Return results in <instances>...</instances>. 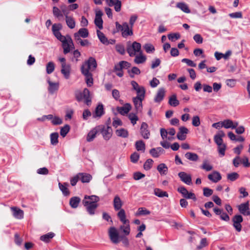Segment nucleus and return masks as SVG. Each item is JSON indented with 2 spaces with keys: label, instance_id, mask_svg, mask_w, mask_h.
I'll list each match as a JSON object with an SVG mask.
<instances>
[{
  "label": "nucleus",
  "instance_id": "obj_48",
  "mask_svg": "<svg viewBox=\"0 0 250 250\" xmlns=\"http://www.w3.org/2000/svg\"><path fill=\"white\" fill-rule=\"evenodd\" d=\"M77 37V38H74V39L78 44H80L82 46H87L90 44V43L87 40H83L80 38H79L78 36Z\"/></svg>",
  "mask_w": 250,
  "mask_h": 250
},
{
  "label": "nucleus",
  "instance_id": "obj_47",
  "mask_svg": "<svg viewBox=\"0 0 250 250\" xmlns=\"http://www.w3.org/2000/svg\"><path fill=\"white\" fill-rule=\"evenodd\" d=\"M200 168L207 171H209L213 169V167L208 163L207 160H204L200 166Z\"/></svg>",
  "mask_w": 250,
  "mask_h": 250
},
{
  "label": "nucleus",
  "instance_id": "obj_59",
  "mask_svg": "<svg viewBox=\"0 0 250 250\" xmlns=\"http://www.w3.org/2000/svg\"><path fill=\"white\" fill-rule=\"evenodd\" d=\"M125 225V226H121L120 227V229L122 230L126 235H128L130 233V226L129 223Z\"/></svg>",
  "mask_w": 250,
  "mask_h": 250
},
{
  "label": "nucleus",
  "instance_id": "obj_10",
  "mask_svg": "<svg viewBox=\"0 0 250 250\" xmlns=\"http://www.w3.org/2000/svg\"><path fill=\"white\" fill-rule=\"evenodd\" d=\"M239 212L245 216L250 215V210L249 208V202L247 201L244 203H242L237 206Z\"/></svg>",
  "mask_w": 250,
  "mask_h": 250
},
{
  "label": "nucleus",
  "instance_id": "obj_15",
  "mask_svg": "<svg viewBox=\"0 0 250 250\" xmlns=\"http://www.w3.org/2000/svg\"><path fill=\"white\" fill-rule=\"evenodd\" d=\"M131 109V105L128 103L125 104L123 106L117 107V111L123 115L127 114Z\"/></svg>",
  "mask_w": 250,
  "mask_h": 250
},
{
  "label": "nucleus",
  "instance_id": "obj_23",
  "mask_svg": "<svg viewBox=\"0 0 250 250\" xmlns=\"http://www.w3.org/2000/svg\"><path fill=\"white\" fill-rule=\"evenodd\" d=\"M108 5L109 6H114V9L116 12L121 11V1L119 0H108Z\"/></svg>",
  "mask_w": 250,
  "mask_h": 250
},
{
  "label": "nucleus",
  "instance_id": "obj_32",
  "mask_svg": "<svg viewBox=\"0 0 250 250\" xmlns=\"http://www.w3.org/2000/svg\"><path fill=\"white\" fill-rule=\"evenodd\" d=\"M81 199L79 197L75 196L70 198L69 205L73 208H77L80 203Z\"/></svg>",
  "mask_w": 250,
  "mask_h": 250
},
{
  "label": "nucleus",
  "instance_id": "obj_13",
  "mask_svg": "<svg viewBox=\"0 0 250 250\" xmlns=\"http://www.w3.org/2000/svg\"><path fill=\"white\" fill-rule=\"evenodd\" d=\"M122 35L124 38H126L129 36L133 35L132 28L129 27L128 24L127 22L124 23V28L122 31Z\"/></svg>",
  "mask_w": 250,
  "mask_h": 250
},
{
  "label": "nucleus",
  "instance_id": "obj_25",
  "mask_svg": "<svg viewBox=\"0 0 250 250\" xmlns=\"http://www.w3.org/2000/svg\"><path fill=\"white\" fill-rule=\"evenodd\" d=\"M117 216L119 218L120 220L124 224H126L129 223L128 220L126 219V215L125 211L124 209H120L119 211L117 213Z\"/></svg>",
  "mask_w": 250,
  "mask_h": 250
},
{
  "label": "nucleus",
  "instance_id": "obj_2",
  "mask_svg": "<svg viewBox=\"0 0 250 250\" xmlns=\"http://www.w3.org/2000/svg\"><path fill=\"white\" fill-rule=\"evenodd\" d=\"M97 64L96 59L93 57H89L82 65L81 70V72H83L84 70H87L88 72L94 71L97 67Z\"/></svg>",
  "mask_w": 250,
  "mask_h": 250
},
{
  "label": "nucleus",
  "instance_id": "obj_51",
  "mask_svg": "<svg viewBox=\"0 0 250 250\" xmlns=\"http://www.w3.org/2000/svg\"><path fill=\"white\" fill-rule=\"evenodd\" d=\"M128 73L131 78H134V74L139 75L141 73V71L138 67L134 66L132 68L131 70L128 71Z\"/></svg>",
  "mask_w": 250,
  "mask_h": 250
},
{
  "label": "nucleus",
  "instance_id": "obj_33",
  "mask_svg": "<svg viewBox=\"0 0 250 250\" xmlns=\"http://www.w3.org/2000/svg\"><path fill=\"white\" fill-rule=\"evenodd\" d=\"M84 206L86 207V210L90 215H94L98 205V204H88V205Z\"/></svg>",
  "mask_w": 250,
  "mask_h": 250
},
{
  "label": "nucleus",
  "instance_id": "obj_55",
  "mask_svg": "<svg viewBox=\"0 0 250 250\" xmlns=\"http://www.w3.org/2000/svg\"><path fill=\"white\" fill-rule=\"evenodd\" d=\"M153 161L151 159H147L144 164V168L146 170H149L152 167Z\"/></svg>",
  "mask_w": 250,
  "mask_h": 250
},
{
  "label": "nucleus",
  "instance_id": "obj_30",
  "mask_svg": "<svg viewBox=\"0 0 250 250\" xmlns=\"http://www.w3.org/2000/svg\"><path fill=\"white\" fill-rule=\"evenodd\" d=\"M99 132L98 126L93 128L88 133L86 140L87 142H91L96 137L97 133Z\"/></svg>",
  "mask_w": 250,
  "mask_h": 250
},
{
  "label": "nucleus",
  "instance_id": "obj_9",
  "mask_svg": "<svg viewBox=\"0 0 250 250\" xmlns=\"http://www.w3.org/2000/svg\"><path fill=\"white\" fill-rule=\"evenodd\" d=\"M100 201V198L96 195H85L83 200V206L88 205V204H97Z\"/></svg>",
  "mask_w": 250,
  "mask_h": 250
},
{
  "label": "nucleus",
  "instance_id": "obj_40",
  "mask_svg": "<svg viewBox=\"0 0 250 250\" xmlns=\"http://www.w3.org/2000/svg\"><path fill=\"white\" fill-rule=\"evenodd\" d=\"M135 147L138 151H142L144 152L146 149V145L143 141L140 140L136 142Z\"/></svg>",
  "mask_w": 250,
  "mask_h": 250
},
{
  "label": "nucleus",
  "instance_id": "obj_38",
  "mask_svg": "<svg viewBox=\"0 0 250 250\" xmlns=\"http://www.w3.org/2000/svg\"><path fill=\"white\" fill-rule=\"evenodd\" d=\"M185 157L192 161H197L199 159L198 155L197 154L190 152H187L185 154Z\"/></svg>",
  "mask_w": 250,
  "mask_h": 250
},
{
  "label": "nucleus",
  "instance_id": "obj_39",
  "mask_svg": "<svg viewBox=\"0 0 250 250\" xmlns=\"http://www.w3.org/2000/svg\"><path fill=\"white\" fill-rule=\"evenodd\" d=\"M116 135L122 138H127L128 136V132L126 129L120 128L116 130Z\"/></svg>",
  "mask_w": 250,
  "mask_h": 250
},
{
  "label": "nucleus",
  "instance_id": "obj_54",
  "mask_svg": "<svg viewBox=\"0 0 250 250\" xmlns=\"http://www.w3.org/2000/svg\"><path fill=\"white\" fill-rule=\"evenodd\" d=\"M144 48L147 53H153L155 51L154 46L151 43L145 44Z\"/></svg>",
  "mask_w": 250,
  "mask_h": 250
},
{
  "label": "nucleus",
  "instance_id": "obj_3",
  "mask_svg": "<svg viewBox=\"0 0 250 250\" xmlns=\"http://www.w3.org/2000/svg\"><path fill=\"white\" fill-rule=\"evenodd\" d=\"M75 97L78 102L84 100V103L87 105H89L91 104V98L90 96V91L86 88H84L82 92H76Z\"/></svg>",
  "mask_w": 250,
  "mask_h": 250
},
{
  "label": "nucleus",
  "instance_id": "obj_22",
  "mask_svg": "<svg viewBox=\"0 0 250 250\" xmlns=\"http://www.w3.org/2000/svg\"><path fill=\"white\" fill-rule=\"evenodd\" d=\"M144 98L136 97L133 98V102L137 112L141 111L142 109V101Z\"/></svg>",
  "mask_w": 250,
  "mask_h": 250
},
{
  "label": "nucleus",
  "instance_id": "obj_29",
  "mask_svg": "<svg viewBox=\"0 0 250 250\" xmlns=\"http://www.w3.org/2000/svg\"><path fill=\"white\" fill-rule=\"evenodd\" d=\"M69 184L67 183H59V188L64 196H68L70 194V192L67 188Z\"/></svg>",
  "mask_w": 250,
  "mask_h": 250
},
{
  "label": "nucleus",
  "instance_id": "obj_62",
  "mask_svg": "<svg viewBox=\"0 0 250 250\" xmlns=\"http://www.w3.org/2000/svg\"><path fill=\"white\" fill-rule=\"evenodd\" d=\"M223 126L226 128H232V125H233V122L229 119L225 120L222 122Z\"/></svg>",
  "mask_w": 250,
  "mask_h": 250
},
{
  "label": "nucleus",
  "instance_id": "obj_63",
  "mask_svg": "<svg viewBox=\"0 0 250 250\" xmlns=\"http://www.w3.org/2000/svg\"><path fill=\"white\" fill-rule=\"evenodd\" d=\"M145 177V175L140 172H135L133 174V178L135 180H139Z\"/></svg>",
  "mask_w": 250,
  "mask_h": 250
},
{
  "label": "nucleus",
  "instance_id": "obj_8",
  "mask_svg": "<svg viewBox=\"0 0 250 250\" xmlns=\"http://www.w3.org/2000/svg\"><path fill=\"white\" fill-rule=\"evenodd\" d=\"M108 233L110 239L113 243L118 244L119 242V235L115 227H110L109 229Z\"/></svg>",
  "mask_w": 250,
  "mask_h": 250
},
{
  "label": "nucleus",
  "instance_id": "obj_19",
  "mask_svg": "<svg viewBox=\"0 0 250 250\" xmlns=\"http://www.w3.org/2000/svg\"><path fill=\"white\" fill-rule=\"evenodd\" d=\"M188 133V129L184 127L181 126L179 128V131L177 134V138L181 141H184L186 138V134Z\"/></svg>",
  "mask_w": 250,
  "mask_h": 250
},
{
  "label": "nucleus",
  "instance_id": "obj_12",
  "mask_svg": "<svg viewBox=\"0 0 250 250\" xmlns=\"http://www.w3.org/2000/svg\"><path fill=\"white\" fill-rule=\"evenodd\" d=\"M140 133L143 138L145 139H148L149 138L150 133L148 130V125L145 122L142 123L140 127Z\"/></svg>",
  "mask_w": 250,
  "mask_h": 250
},
{
  "label": "nucleus",
  "instance_id": "obj_11",
  "mask_svg": "<svg viewBox=\"0 0 250 250\" xmlns=\"http://www.w3.org/2000/svg\"><path fill=\"white\" fill-rule=\"evenodd\" d=\"M178 175L181 181L188 185L192 184V179L190 174H188L185 172H180Z\"/></svg>",
  "mask_w": 250,
  "mask_h": 250
},
{
  "label": "nucleus",
  "instance_id": "obj_31",
  "mask_svg": "<svg viewBox=\"0 0 250 250\" xmlns=\"http://www.w3.org/2000/svg\"><path fill=\"white\" fill-rule=\"evenodd\" d=\"M225 135L223 131H220L218 134H216L214 137V140L215 143L218 145L223 144V140L222 137Z\"/></svg>",
  "mask_w": 250,
  "mask_h": 250
},
{
  "label": "nucleus",
  "instance_id": "obj_16",
  "mask_svg": "<svg viewBox=\"0 0 250 250\" xmlns=\"http://www.w3.org/2000/svg\"><path fill=\"white\" fill-rule=\"evenodd\" d=\"M104 114V105L103 104H99L96 107L95 112L93 113V118H100Z\"/></svg>",
  "mask_w": 250,
  "mask_h": 250
},
{
  "label": "nucleus",
  "instance_id": "obj_61",
  "mask_svg": "<svg viewBox=\"0 0 250 250\" xmlns=\"http://www.w3.org/2000/svg\"><path fill=\"white\" fill-rule=\"evenodd\" d=\"M116 50L121 55L125 53V49L124 46L122 44H117L115 46Z\"/></svg>",
  "mask_w": 250,
  "mask_h": 250
},
{
  "label": "nucleus",
  "instance_id": "obj_45",
  "mask_svg": "<svg viewBox=\"0 0 250 250\" xmlns=\"http://www.w3.org/2000/svg\"><path fill=\"white\" fill-rule=\"evenodd\" d=\"M168 104L173 106H176L179 104V102L176 98V95H172L169 99Z\"/></svg>",
  "mask_w": 250,
  "mask_h": 250
},
{
  "label": "nucleus",
  "instance_id": "obj_20",
  "mask_svg": "<svg viewBox=\"0 0 250 250\" xmlns=\"http://www.w3.org/2000/svg\"><path fill=\"white\" fill-rule=\"evenodd\" d=\"M53 14L54 16L58 19L59 21H62L64 20L63 17L64 16L61 10L56 6L53 7Z\"/></svg>",
  "mask_w": 250,
  "mask_h": 250
},
{
  "label": "nucleus",
  "instance_id": "obj_17",
  "mask_svg": "<svg viewBox=\"0 0 250 250\" xmlns=\"http://www.w3.org/2000/svg\"><path fill=\"white\" fill-rule=\"evenodd\" d=\"M165 95V90L164 88H160L154 98V101L155 103H160L163 99Z\"/></svg>",
  "mask_w": 250,
  "mask_h": 250
},
{
  "label": "nucleus",
  "instance_id": "obj_14",
  "mask_svg": "<svg viewBox=\"0 0 250 250\" xmlns=\"http://www.w3.org/2000/svg\"><path fill=\"white\" fill-rule=\"evenodd\" d=\"M208 178L212 182L217 183L221 180L222 176L219 172L214 171L213 172L208 175Z\"/></svg>",
  "mask_w": 250,
  "mask_h": 250
},
{
  "label": "nucleus",
  "instance_id": "obj_24",
  "mask_svg": "<svg viewBox=\"0 0 250 250\" xmlns=\"http://www.w3.org/2000/svg\"><path fill=\"white\" fill-rule=\"evenodd\" d=\"M11 209L13 211V216L16 218L21 219L23 218V211L22 210L16 207H12Z\"/></svg>",
  "mask_w": 250,
  "mask_h": 250
},
{
  "label": "nucleus",
  "instance_id": "obj_42",
  "mask_svg": "<svg viewBox=\"0 0 250 250\" xmlns=\"http://www.w3.org/2000/svg\"><path fill=\"white\" fill-rule=\"evenodd\" d=\"M97 34L100 42L104 44H108V40L104 34L100 30H97Z\"/></svg>",
  "mask_w": 250,
  "mask_h": 250
},
{
  "label": "nucleus",
  "instance_id": "obj_28",
  "mask_svg": "<svg viewBox=\"0 0 250 250\" xmlns=\"http://www.w3.org/2000/svg\"><path fill=\"white\" fill-rule=\"evenodd\" d=\"M113 206L115 210H119L123 206V203L119 196H115L113 200Z\"/></svg>",
  "mask_w": 250,
  "mask_h": 250
},
{
  "label": "nucleus",
  "instance_id": "obj_56",
  "mask_svg": "<svg viewBox=\"0 0 250 250\" xmlns=\"http://www.w3.org/2000/svg\"><path fill=\"white\" fill-rule=\"evenodd\" d=\"M70 130V126L68 125H65L60 130V134L63 137H64Z\"/></svg>",
  "mask_w": 250,
  "mask_h": 250
},
{
  "label": "nucleus",
  "instance_id": "obj_58",
  "mask_svg": "<svg viewBox=\"0 0 250 250\" xmlns=\"http://www.w3.org/2000/svg\"><path fill=\"white\" fill-rule=\"evenodd\" d=\"M168 38L169 40L172 42H174L175 40H178L180 38V35L179 33H171L168 35Z\"/></svg>",
  "mask_w": 250,
  "mask_h": 250
},
{
  "label": "nucleus",
  "instance_id": "obj_5",
  "mask_svg": "<svg viewBox=\"0 0 250 250\" xmlns=\"http://www.w3.org/2000/svg\"><path fill=\"white\" fill-rule=\"evenodd\" d=\"M141 49V44L136 42H134L131 46H128L127 47V52L130 57H133L135 55L136 52H140Z\"/></svg>",
  "mask_w": 250,
  "mask_h": 250
},
{
  "label": "nucleus",
  "instance_id": "obj_4",
  "mask_svg": "<svg viewBox=\"0 0 250 250\" xmlns=\"http://www.w3.org/2000/svg\"><path fill=\"white\" fill-rule=\"evenodd\" d=\"M99 132L102 134L104 139L105 140H108L111 137L112 134V129L108 125L107 126L99 125L98 126Z\"/></svg>",
  "mask_w": 250,
  "mask_h": 250
},
{
  "label": "nucleus",
  "instance_id": "obj_50",
  "mask_svg": "<svg viewBox=\"0 0 250 250\" xmlns=\"http://www.w3.org/2000/svg\"><path fill=\"white\" fill-rule=\"evenodd\" d=\"M226 147V145L224 143L220 145H218V151L221 157H223L225 155Z\"/></svg>",
  "mask_w": 250,
  "mask_h": 250
},
{
  "label": "nucleus",
  "instance_id": "obj_52",
  "mask_svg": "<svg viewBox=\"0 0 250 250\" xmlns=\"http://www.w3.org/2000/svg\"><path fill=\"white\" fill-rule=\"evenodd\" d=\"M146 58L145 56L140 55L135 57L134 62L136 64L143 63L146 61Z\"/></svg>",
  "mask_w": 250,
  "mask_h": 250
},
{
  "label": "nucleus",
  "instance_id": "obj_41",
  "mask_svg": "<svg viewBox=\"0 0 250 250\" xmlns=\"http://www.w3.org/2000/svg\"><path fill=\"white\" fill-rule=\"evenodd\" d=\"M50 142L51 144L53 146H56L58 144L59 134L57 132H54L50 134Z\"/></svg>",
  "mask_w": 250,
  "mask_h": 250
},
{
  "label": "nucleus",
  "instance_id": "obj_37",
  "mask_svg": "<svg viewBox=\"0 0 250 250\" xmlns=\"http://www.w3.org/2000/svg\"><path fill=\"white\" fill-rule=\"evenodd\" d=\"M176 7L186 13H189L190 12L188 5L184 2L177 3L176 4Z\"/></svg>",
  "mask_w": 250,
  "mask_h": 250
},
{
  "label": "nucleus",
  "instance_id": "obj_27",
  "mask_svg": "<svg viewBox=\"0 0 250 250\" xmlns=\"http://www.w3.org/2000/svg\"><path fill=\"white\" fill-rule=\"evenodd\" d=\"M78 176L82 183H88L92 179V176L88 173H79Z\"/></svg>",
  "mask_w": 250,
  "mask_h": 250
},
{
  "label": "nucleus",
  "instance_id": "obj_1",
  "mask_svg": "<svg viewBox=\"0 0 250 250\" xmlns=\"http://www.w3.org/2000/svg\"><path fill=\"white\" fill-rule=\"evenodd\" d=\"M62 28L61 23L53 24L52 30L55 37L62 42V47L63 53L65 54L69 53L71 49L74 48V44L71 37L69 35L62 36L59 31Z\"/></svg>",
  "mask_w": 250,
  "mask_h": 250
},
{
  "label": "nucleus",
  "instance_id": "obj_60",
  "mask_svg": "<svg viewBox=\"0 0 250 250\" xmlns=\"http://www.w3.org/2000/svg\"><path fill=\"white\" fill-rule=\"evenodd\" d=\"M128 117L132 125H135L136 124L137 121L138 120L137 115L134 113H131L129 114Z\"/></svg>",
  "mask_w": 250,
  "mask_h": 250
},
{
  "label": "nucleus",
  "instance_id": "obj_18",
  "mask_svg": "<svg viewBox=\"0 0 250 250\" xmlns=\"http://www.w3.org/2000/svg\"><path fill=\"white\" fill-rule=\"evenodd\" d=\"M89 35V32L87 29L85 28H80L79 31L74 34V38H77V36L79 38L82 37L83 38H87Z\"/></svg>",
  "mask_w": 250,
  "mask_h": 250
},
{
  "label": "nucleus",
  "instance_id": "obj_36",
  "mask_svg": "<svg viewBox=\"0 0 250 250\" xmlns=\"http://www.w3.org/2000/svg\"><path fill=\"white\" fill-rule=\"evenodd\" d=\"M55 236L53 232H50L40 237V240L45 243L49 242L50 240L53 238Z\"/></svg>",
  "mask_w": 250,
  "mask_h": 250
},
{
  "label": "nucleus",
  "instance_id": "obj_53",
  "mask_svg": "<svg viewBox=\"0 0 250 250\" xmlns=\"http://www.w3.org/2000/svg\"><path fill=\"white\" fill-rule=\"evenodd\" d=\"M46 72L47 74H50L52 73L55 69L54 63L52 62H49L46 64Z\"/></svg>",
  "mask_w": 250,
  "mask_h": 250
},
{
  "label": "nucleus",
  "instance_id": "obj_43",
  "mask_svg": "<svg viewBox=\"0 0 250 250\" xmlns=\"http://www.w3.org/2000/svg\"><path fill=\"white\" fill-rule=\"evenodd\" d=\"M48 83L49 85L48 87V91L49 93L53 94L54 92L58 90L59 85L57 83H54L50 81H49Z\"/></svg>",
  "mask_w": 250,
  "mask_h": 250
},
{
  "label": "nucleus",
  "instance_id": "obj_57",
  "mask_svg": "<svg viewBox=\"0 0 250 250\" xmlns=\"http://www.w3.org/2000/svg\"><path fill=\"white\" fill-rule=\"evenodd\" d=\"M239 174L236 172H232L227 175V178L230 181H234L239 178Z\"/></svg>",
  "mask_w": 250,
  "mask_h": 250
},
{
  "label": "nucleus",
  "instance_id": "obj_21",
  "mask_svg": "<svg viewBox=\"0 0 250 250\" xmlns=\"http://www.w3.org/2000/svg\"><path fill=\"white\" fill-rule=\"evenodd\" d=\"M82 73L85 77V82L88 86H91L93 83V79L92 77V74L90 72H88L87 70H84L83 72Z\"/></svg>",
  "mask_w": 250,
  "mask_h": 250
},
{
  "label": "nucleus",
  "instance_id": "obj_7",
  "mask_svg": "<svg viewBox=\"0 0 250 250\" xmlns=\"http://www.w3.org/2000/svg\"><path fill=\"white\" fill-rule=\"evenodd\" d=\"M177 191L182 194L183 197L186 199H191L194 201H196L197 199L195 194L192 192H188L186 188L184 186L178 187Z\"/></svg>",
  "mask_w": 250,
  "mask_h": 250
},
{
  "label": "nucleus",
  "instance_id": "obj_34",
  "mask_svg": "<svg viewBox=\"0 0 250 250\" xmlns=\"http://www.w3.org/2000/svg\"><path fill=\"white\" fill-rule=\"evenodd\" d=\"M65 18L67 25L70 29L74 28L76 24L74 19L72 17L69 16H66Z\"/></svg>",
  "mask_w": 250,
  "mask_h": 250
},
{
  "label": "nucleus",
  "instance_id": "obj_49",
  "mask_svg": "<svg viewBox=\"0 0 250 250\" xmlns=\"http://www.w3.org/2000/svg\"><path fill=\"white\" fill-rule=\"evenodd\" d=\"M135 91H136L137 94V96L136 97L144 98L146 91L145 88L143 86H139Z\"/></svg>",
  "mask_w": 250,
  "mask_h": 250
},
{
  "label": "nucleus",
  "instance_id": "obj_46",
  "mask_svg": "<svg viewBox=\"0 0 250 250\" xmlns=\"http://www.w3.org/2000/svg\"><path fill=\"white\" fill-rule=\"evenodd\" d=\"M150 214V211L145 208H139L136 213V215H146Z\"/></svg>",
  "mask_w": 250,
  "mask_h": 250
},
{
  "label": "nucleus",
  "instance_id": "obj_64",
  "mask_svg": "<svg viewBox=\"0 0 250 250\" xmlns=\"http://www.w3.org/2000/svg\"><path fill=\"white\" fill-rule=\"evenodd\" d=\"M94 23L100 29H103V21L102 18H95L94 20Z\"/></svg>",
  "mask_w": 250,
  "mask_h": 250
},
{
  "label": "nucleus",
  "instance_id": "obj_35",
  "mask_svg": "<svg viewBox=\"0 0 250 250\" xmlns=\"http://www.w3.org/2000/svg\"><path fill=\"white\" fill-rule=\"evenodd\" d=\"M157 170L159 172L161 175H166L167 173L168 168L166 165L164 163L159 164L157 167Z\"/></svg>",
  "mask_w": 250,
  "mask_h": 250
},
{
  "label": "nucleus",
  "instance_id": "obj_44",
  "mask_svg": "<svg viewBox=\"0 0 250 250\" xmlns=\"http://www.w3.org/2000/svg\"><path fill=\"white\" fill-rule=\"evenodd\" d=\"M154 194L159 197H168V194L166 191H163L160 188H158L154 189Z\"/></svg>",
  "mask_w": 250,
  "mask_h": 250
},
{
  "label": "nucleus",
  "instance_id": "obj_6",
  "mask_svg": "<svg viewBox=\"0 0 250 250\" xmlns=\"http://www.w3.org/2000/svg\"><path fill=\"white\" fill-rule=\"evenodd\" d=\"M243 219L241 215H235L232 218L233 227L238 231L240 232L242 230V225L241 223L243 222Z\"/></svg>",
  "mask_w": 250,
  "mask_h": 250
},
{
  "label": "nucleus",
  "instance_id": "obj_26",
  "mask_svg": "<svg viewBox=\"0 0 250 250\" xmlns=\"http://www.w3.org/2000/svg\"><path fill=\"white\" fill-rule=\"evenodd\" d=\"M61 72L66 79H68L70 76V66L69 64H63L62 65Z\"/></svg>",
  "mask_w": 250,
  "mask_h": 250
}]
</instances>
